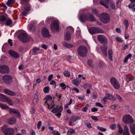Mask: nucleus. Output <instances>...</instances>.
Instances as JSON below:
<instances>
[{"mask_svg": "<svg viewBox=\"0 0 135 135\" xmlns=\"http://www.w3.org/2000/svg\"><path fill=\"white\" fill-rule=\"evenodd\" d=\"M31 6L29 5L26 6L23 8L22 9L21 16H26L29 11L31 10Z\"/></svg>", "mask_w": 135, "mask_h": 135, "instance_id": "13", "label": "nucleus"}, {"mask_svg": "<svg viewBox=\"0 0 135 135\" xmlns=\"http://www.w3.org/2000/svg\"><path fill=\"white\" fill-rule=\"evenodd\" d=\"M118 131L119 132L120 134H122L123 132V129L121 128L120 125H119L118 126Z\"/></svg>", "mask_w": 135, "mask_h": 135, "instance_id": "46", "label": "nucleus"}, {"mask_svg": "<svg viewBox=\"0 0 135 135\" xmlns=\"http://www.w3.org/2000/svg\"><path fill=\"white\" fill-rule=\"evenodd\" d=\"M117 107V105H113L111 106L110 108L111 109L114 110Z\"/></svg>", "mask_w": 135, "mask_h": 135, "instance_id": "63", "label": "nucleus"}, {"mask_svg": "<svg viewBox=\"0 0 135 135\" xmlns=\"http://www.w3.org/2000/svg\"><path fill=\"white\" fill-rule=\"evenodd\" d=\"M63 74L66 77H69L70 76V73L68 71H65L64 72Z\"/></svg>", "mask_w": 135, "mask_h": 135, "instance_id": "37", "label": "nucleus"}, {"mask_svg": "<svg viewBox=\"0 0 135 135\" xmlns=\"http://www.w3.org/2000/svg\"><path fill=\"white\" fill-rule=\"evenodd\" d=\"M0 107L3 109H6L8 108V106L2 103H0Z\"/></svg>", "mask_w": 135, "mask_h": 135, "instance_id": "35", "label": "nucleus"}, {"mask_svg": "<svg viewBox=\"0 0 135 135\" xmlns=\"http://www.w3.org/2000/svg\"><path fill=\"white\" fill-rule=\"evenodd\" d=\"M63 45L67 47V48H71L73 47V45L71 44H68L65 42H64L62 43Z\"/></svg>", "mask_w": 135, "mask_h": 135, "instance_id": "28", "label": "nucleus"}, {"mask_svg": "<svg viewBox=\"0 0 135 135\" xmlns=\"http://www.w3.org/2000/svg\"><path fill=\"white\" fill-rule=\"evenodd\" d=\"M84 88H88L89 89H91V86L90 84L86 83L84 84Z\"/></svg>", "mask_w": 135, "mask_h": 135, "instance_id": "44", "label": "nucleus"}, {"mask_svg": "<svg viewBox=\"0 0 135 135\" xmlns=\"http://www.w3.org/2000/svg\"><path fill=\"white\" fill-rule=\"evenodd\" d=\"M52 112L55 114V115L57 117H59V108L58 106L57 107V108H54Z\"/></svg>", "mask_w": 135, "mask_h": 135, "instance_id": "23", "label": "nucleus"}, {"mask_svg": "<svg viewBox=\"0 0 135 135\" xmlns=\"http://www.w3.org/2000/svg\"><path fill=\"white\" fill-rule=\"evenodd\" d=\"M79 19L82 22H84L85 21L90 22L95 21V18L94 16L89 12L85 15L81 16Z\"/></svg>", "mask_w": 135, "mask_h": 135, "instance_id": "1", "label": "nucleus"}, {"mask_svg": "<svg viewBox=\"0 0 135 135\" xmlns=\"http://www.w3.org/2000/svg\"><path fill=\"white\" fill-rule=\"evenodd\" d=\"M109 2V0H101L100 1V3L102 6L105 7L106 8H108L109 6L108 5Z\"/></svg>", "mask_w": 135, "mask_h": 135, "instance_id": "16", "label": "nucleus"}, {"mask_svg": "<svg viewBox=\"0 0 135 135\" xmlns=\"http://www.w3.org/2000/svg\"><path fill=\"white\" fill-rule=\"evenodd\" d=\"M9 112L10 113H14L17 114L19 117H21V114L20 112L18 110L16 109H13L12 108H10L9 109Z\"/></svg>", "mask_w": 135, "mask_h": 135, "instance_id": "15", "label": "nucleus"}, {"mask_svg": "<svg viewBox=\"0 0 135 135\" xmlns=\"http://www.w3.org/2000/svg\"><path fill=\"white\" fill-rule=\"evenodd\" d=\"M3 90L4 91L5 93L11 96H15L16 95V93L15 92L10 91L9 90L7 89H4Z\"/></svg>", "mask_w": 135, "mask_h": 135, "instance_id": "21", "label": "nucleus"}, {"mask_svg": "<svg viewBox=\"0 0 135 135\" xmlns=\"http://www.w3.org/2000/svg\"><path fill=\"white\" fill-rule=\"evenodd\" d=\"M93 63V61L91 60H88V64L90 67L94 68Z\"/></svg>", "mask_w": 135, "mask_h": 135, "instance_id": "29", "label": "nucleus"}, {"mask_svg": "<svg viewBox=\"0 0 135 135\" xmlns=\"http://www.w3.org/2000/svg\"><path fill=\"white\" fill-rule=\"evenodd\" d=\"M89 31L90 33L92 35L98 33H103L104 32V31L102 28L95 27L91 28L89 30Z\"/></svg>", "mask_w": 135, "mask_h": 135, "instance_id": "5", "label": "nucleus"}, {"mask_svg": "<svg viewBox=\"0 0 135 135\" xmlns=\"http://www.w3.org/2000/svg\"><path fill=\"white\" fill-rule=\"evenodd\" d=\"M6 20L5 17L4 16H0V20L2 22H3Z\"/></svg>", "mask_w": 135, "mask_h": 135, "instance_id": "51", "label": "nucleus"}, {"mask_svg": "<svg viewBox=\"0 0 135 135\" xmlns=\"http://www.w3.org/2000/svg\"><path fill=\"white\" fill-rule=\"evenodd\" d=\"M66 30H67L66 32L69 31V32L70 33V32H74V29L71 26H69L67 27Z\"/></svg>", "mask_w": 135, "mask_h": 135, "instance_id": "32", "label": "nucleus"}, {"mask_svg": "<svg viewBox=\"0 0 135 135\" xmlns=\"http://www.w3.org/2000/svg\"><path fill=\"white\" fill-rule=\"evenodd\" d=\"M88 50L86 47L83 45L79 47L78 49V52L79 56L82 57L86 56Z\"/></svg>", "mask_w": 135, "mask_h": 135, "instance_id": "2", "label": "nucleus"}, {"mask_svg": "<svg viewBox=\"0 0 135 135\" xmlns=\"http://www.w3.org/2000/svg\"><path fill=\"white\" fill-rule=\"evenodd\" d=\"M92 13L94 15H97L98 14V12L96 9L94 8L92 9L91 11Z\"/></svg>", "mask_w": 135, "mask_h": 135, "instance_id": "42", "label": "nucleus"}, {"mask_svg": "<svg viewBox=\"0 0 135 135\" xmlns=\"http://www.w3.org/2000/svg\"><path fill=\"white\" fill-rule=\"evenodd\" d=\"M117 98L119 101H121L122 100V99L120 97V96L118 95H116Z\"/></svg>", "mask_w": 135, "mask_h": 135, "instance_id": "64", "label": "nucleus"}, {"mask_svg": "<svg viewBox=\"0 0 135 135\" xmlns=\"http://www.w3.org/2000/svg\"><path fill=\"white\" fill-rule=\"evenodd\" d=\"M89 106L88 104H87L82 109V110L84 112H85L87 110Z\"/></svg>", "mask_w": 135, "mask_h": 135, "instance_id": "48", "label": "nucleus"}, {"mask_svg": "<svg viewBox=\"0 0 135 135\" xmlns=\"http://www.w3.org/2000/svg\"><path fill=\"white\" fill-rule=\"evenodd\" d=\"M34 26L32 24H30L29 25V30L30 31L32 30L34 27Z\"/></svg>", "mask_w": 135, "mask_h": 135, "instance_id": "62", "label": "nucleus"}, {"mask_svg": "<svg viewBox=\"0 0 135 135\" xmlns=\"http://www.w3.org/2000/svg\"><path fill=\"white\" fill-rule=\"evenodd\" d=\"M18 38L20 41L24 43L28 42L29 40V38L26 35L23 33L19 35Z\"/></svg>", "mask_w": 135, "mask_h": 135, "instance_id": "7", "label": "nucleus"}, {"mask_svg": "<svg viewBox=\"0 0 135 135\" xmlns=\"http://www.w3.org/2000/svg\"><path fill=\"white\" fill-rule=\"evenodd\" d=\"M123 23L125 26V28L127 29L129 26V23L128 20H124V21Z\"/></svg>", "mask_w": 135, "mask_h": 135, "instance_id": "31", "label": "nucleus"}, {"mask_svg": "<svg viewBox=\"0 0 135 135\" xmlns=\"http://www.w3.org/2000/svg\"><path fill=\"white\" fill-rule=\"evenodd\" d=\"M71 37L70 33L69 32H66L64 38L65 40L68 41Z\"/></svg>", "mask_w": 135, "mask_h": 135, "instance_id": "24", "label": "nucleus"}, {"mask_svg": "<svg viewBox=\"0 0 135 135\" xmlns=\"http://www.w3.org/2000/svg\"><path fill=\"white\" fill-rule=\"evenodd\" d=\"M113 51L111 49L110 50L108 51V56L110 60L112 61V59Z\"/></svg>", "mask_w": 135, "mask_h": 135, "instance_id": "27", "label": "nucleus"}, {"mask_svg": "<svg viewBox=\"0 0 135 135\" xmlns=\"http://www.w3.org/2000/svg\"><path fill=\"white\" fill-rule=\"evenodd\" d=\"M105 96L107 97L108 99H112L113 100H115V98L110 94L107 93L106 94Z\"/></svg>", "mask_w": 135, "mask_h": 135, "instance_id": "26", "label": "nucleus"}, {"mask_svg": "<svg viewBox=\"0 0 135 135\" xmlns=\"http://www.w3.org/2000/svg\"><path fill=\"white\" fill-rule=\"evenodd\" d=\"M135 6V3H131L128 5V7L130 9L132 8L133 7H134Z\"/></svg>", "mask_w": 135, "mask_h": 135, "instance_id": "45", "label": "nucleus"}, {"mask_svg": "<svg viewBox=\"0 0 135 135\" xmlns=\"http://www.w3.org/2000/svg\"><path fill=\"white\" fill-rule=\"evenodd\" d=\"M8 123L11 125L15 124L16 122V119L14 117H11L8 119Z\"/></svg>", "mask_w": 135, "mask_h": 135, "instance_id": "22", "label": "nucleus"}, {"mask_svg": "<svg viewBox=\"0 0 135 135\" xmlns=\"http://www.w3.org/2000/svg\"><path fill=\"white\" fill-rule=\"evenodd\" d=\"M41 123V122L40 121L38 122V123L37 125V127L38 129H39L40 128Z\"/></svg>", "mask_w": 135, "mask_h": 135, "instance_id": "57", "label": "nucleus"}, {"mask_svg": "<svg viewBox=\"0 0 135 135\" xmlns=\"http://www.w3.org/2000/svg\"><path fill=\"white\" fill-rule=\"evenodd\" d=\"M81 82V80H73V83L76 85H78L79 83Z\"/></svg>", "mask_w": 135, "mask_h": 135, "instance_id": "30", "label": "nucleus"}, {"mask_svg": "<svg viewBox=\"0 0 135 135\" xmlns=\"http://www.w3.org/2000/svg\"><path fill=\"white\" fill-rule=\"evenodd\" d=\"M110 82L115 89H118L120 88V85L115 78H112L110 79Z\"/></svg>", "mask_w": 135, "mask_h": 135, "instance_id": "11", "label": "nucleus"}, {"mask_svg": "<svg viewBox=\"0 0 135 135\" xmlns=\"http://www.w3.org/2000/svg\"><path fill=\"white\" fill-rule=\"evenodd\" d=\"M42 36L46 38H49L51 35L49 34L48 30L45 27L43 28L42 30Z\"/></svg>", "mask_w": 135, "mask_h": 135, "instance_id": "14", "label": "nucleus"}, {"mask_svg": "<svg viewBox=\"0 0 135 135\" xmlns=\"http://www.w3.org/2000/svg\"><path fill=\"white\" fill-rule=\"evenodd\" d=\"M9 52L11 56L15 58L19 57V55L14 51L10 50H9Z\"/></svg>", "mask_w": 135, "mask_h": 135, "instance_id": "17", "label": "nucleus"}, {"mask_svg": "<svg viewBox=\"0 0 135 135\" xmlns=\"http://www.w3.org/2000/svg\"><path fill=\"white\" fill-rule=\"evenodd\" d=\"M53 77V75L51 74L50 75L48 78V79L49 81H50L51 80L52 78Z\"/></svg>", "mask_w": 135, "mask_h": 135, "instance_id": "59", "label": "nucleus"}, {"mask_svg": "<svg viewBox=\"0 0 135 135\" xmlns=\"http://www.w3.org/2000/svg\"><path fill=\"white\" fill-rule=\"evenodd\" d=\"M130 128L131 133L134 135H135V126H134L133 127H131Z\"/></svg>", "mask_w": 135, "mask_h": 135, "instance_id": "34", "label": "nucleus"}, {"mask_svg": "<svg viewBox=\"0 0 135 135\" xmlns=\"http://www.w3.org/2000/svg\"><path fill=\"white\" fill-rule=\"evenodd\" d=\"M52 98L50 95H47L46 97V100H52Z\"/></svg>", "mask_w": 135, "mask_h": 135, "instance_id": "52", "label": "nucleus"}, {"mask_svg": "<svg viewBox=\"0 0 135 135\" xmlns=\"http://www.w3.org/2000/svg\"><path fill=\"white\" fill-rule=\"evenodd\" d=\"M110 7L112 9H114L115 8V6L114 4L113 3H110Z\"/></svg>", "mask_w": 135, "mask_h": 135, "instance_id": "54", "label": "nucleus"}, {"mask_svg": "<svg viewBox=\"0 0 135 135\" xmlns=\"http://www.w3.org/2000/svg\"><path fill=\"white\" fill-rule=\"evenodd\" d=\"M28 0H21V3L22 4H26L27 6L28 5L27 3Z\"/></svg>", "mask_w": 135, "mask_h": 135, "instance_id": "43", "label": "nucleus"}, {"mask_svg": "<svg viewBox=\"0 0 135 135\" xmlns=\"http://www.w3.org/2000/svg\"><path fill=\"white\" fill-rule=\"evenodd\" d=\"M60 85L62 89L64 90H65L66 88V86L63 83H61L60 84Z\"/></svg>", "mask_w": 135, "mask_h": 135, "instance_id": "39", "label": "nucleus"}, {"mask_svg": "<svg viewBox=\"0 0 135 135\" xmlns=\"http://www.w3.org/2000/svg\"><path fill=\"white\" fill-rule=\"evenodd\" d=\"M75 131L73 129H70L68 130L67 132V134L68 135H71L74 133Z\"/></svg>", "mask_w": 135, "mask_h": 135, "instance_id": "33", "label": "nucleus"}, {"mask_svg": "<svg viewBox=\"0 0 135 135\" xmlns=\"http://www.w3.org/2000/svg\"><path fill=\"white\" fill-rule=\"evenodd\" d=\"M49 90V87L48 86H47L45 87L44 89V91L45 93H47Z\"/></svg>", "mask_w": 135, "mask_h": 135, "instance_id": "40", "label": "nucleus"}, {"mask_svg": "<svg viewBox=\"0 0 135 135\" xmlns=\"http://www.w3.org/2000/svg\"><path fill=\"white\" fill-rule=\"evenodd\" d=\"M129 132V130L127 126H124V132Z\"/></svg>", "mask_w": 135, "mask_h": 135, "instance_id": "50", "label": "nucleus"}, {"mask_svg": "<svg viewBox=\"0 0 135 135\" xmlns=\"http://www.w3.org/2000/svg\"><path fill=\"white\" fill-rule=\"evenodd\" d=\"M9 68L8 66L5 65H3L0 66V73L3 74H9Z\"/></svg>", "mask_w": 135, "mask_h": 135, "instance_id": "8", "label": "nucleus"}, {"mask_svg": "<svg viewBox=\"0 0 135 135\" xmlns=\"http://www.w3.org/2000/svg\"><path fill=\"white\" fill-rule=\"evenodd\" d=\"M110 16L107 13H104L100 18V21L103 23H106L110 21Z\"/></svg>", "mask_w": 135, "mask_h": 135, "instance_id": "10", "label": "nucleus"}, {"mask_svg": "<svg viewBox=\"0 0 135 135\" xmlns=\"http://www.w3.org/2000/svg\"><path fill=\"white\" fill-rule=\"evenodd\" d=\"M52 133L54 135H59V133L58 131H54L52 132Z\"/></svg>", "mask_w": 135, "mask_h": 135, "instance_id": "58", "label": "nucleus"}, {"mask_svg": "<svg viewBox=\"0 0 135 135\" xmlns=\"http://www.w3.org/2000/svg\"><path fill=\"white\" fill-rule=\"evenodd\" d=\"M95 105L97 106H99L100 107H103V105L100 103L97 102L95 103Z\"/></svg>", "mask_w": 135, "mask_h": 135, "instance_id": "55", "label": "nucleus"}, {"mask_svg": "<svg viewBox=\"0 0 135 135\" xmlns=\"http://www.w3.org/2000/svg\"><path fill=\"white\" fill-rule=\"evenodd\" d=\"M0 99L2 102H6L9 100V98L5 95L0 93Z\"/></svg>", "mask_w": 135, "mask_h": 135, "instance_id": "18", "label": "nucleus"}, {"mask_svg": "<svg viewBox=\"0 0 135 135\" xmlns=\"http://www.w3.org/2000/svg\"><path fill=\"white\" fill-rule=\"evenodd\" d=\"M98 109L96 108H93L91 109V111L92 112H94L98 111Z\"/></svg>", "mask_w": 135, "mask_h": 135, "instance_id": "61", "label": "nucleus"}, {"mask_svg": "<svg viewBox=\"0 0 135 135\" xmlns=\"http://www.w3.org/2000/svg\"><path fill=\"white\" fill-rule=\"evenodd\" d=\"M14 2V0H8L6 4L8 6L11 7L12 4Z\"/></svg>", "mask_w": 135, "mask_h": 135, "instance_id": "36", "label": "nucleus"}, {"mask_svg": "<svg viewBox=\"0 0 135 135\" xmlns=\"http://www.w3.org/2000/svg\"><path fill=\"white\" fill-rule=\"evenodd\" d=\"M97 39L101 43L107 45L108 40L106 37L104 35H98L97 36Z\"/></svg>", "mask_w": 135, "mask_h": 135, "instance_id": "12", "label": "nucleus"}, {"mask_svg": "<svg viewBox=\"0 0 135 135\" xmlns=\"http://www.w3.org/2000/svg\"><path fill=\"white\" fill-rule=\"evenodd\" d=\"M107 48V45L101 46L100 47V49L103 54L104 56H107V54L106 51Z\"/></svg>", "mask_w": 135, "mask_h": 135, "instance_id": "20", "label": "nucleus"}, {"mask_svg": "<svg viewBox=\"0 0 135 135\" xmlns=\"http://www.w3.org/2000/svg\"><path fill=\"white\" fill-rule=\"evenodd\" d=\"M97 127L99 129L102 131L104 132L106 130V129L105 128H104L102 127L99 126H97Z\"/></svg>", "mask_w": 135, "mask_h": 135, "instance_id": "47", "label": "nucleus"}, {"mask_svg": "<svg viewBox=\"0 0 135 135\" xmlns=\"http://www.w3.org/2000/svg\"><path fill=\"white\" fill-rule=\"evenodd\" d=\"M6 125H4L2 128V130L5 135H13L14 130L13 129L7 128Z\"/></svg>", "mask_w": 135, "mask_h": 135, "instance_id": "4", "label": "nucleus"}, {"mask_svg": "<svg viewBox=\"0 0 135 135\" xmlns=\"http://www.w3.org/2000/svg\"><path fill=\"white\" fill-rule=\"evenodd\" d=\"M116 40L117 41L120 42H121L122 41V39L120 37H118L116 38Z\"/></svg>", "mask_w": 135, "mask_h": 135, "instance_id": "60", "label": "nucleus"}, {"mask_svg": "<svg viewBox=\"0 0 135 135\" xmlns=\"http://www.w3.org/2000/svg\"><path fill=\"white\" fill-rule=\"evenodd\" d=\"M54 20V19L51 17H49L47 19V21L48 22H50L51 21H52Z\"/></svg>", "mask_w": 135, "mask_h": 135, "instance_id": "53", "label": "nucleus"}, {"mask_svg": "<svg viewBox=\"0 0 135 135\" xmlns=\"http://www.w3.org/2000/svg\"><path fill=\"white\" fill-rule=\"evenodd\" d=\"M32 51L33 55H36L39 53V49L36 47H34L32 49Z\"/></svg>", "mask_w": 135, "mask_h": 135, "instance_id": "25", "label": "nucleus"}, {"mask_svg": "<svg viewBox=\"0 0 135 135\" xmlns=\"http://www.w3.org/2000/svg\"><path fill=\"white\" fill-rule=\"evenodd\" d=\"M93 98L95 99L97 98L98 97L97 94L96 92H93Z\"/></svg>", "mask_w": 135, "mask_h": 135, "instance_id": "49", "label": "nucleus"}, {"mask_svg": "<svg viewBox=\"0 0 135 135\" xmlns=\"http://www.w3.org/2000/svg\"><path fill=\"white\" fill-rule=\"evenodd\" d=\"M3 82L6 84H9L12 82V77L9 75H5L2 77Z\"/></svg>", "mask_w": 135, "mask_h": 135, "instance_id": "9", "label": "nucleus"}, {"mask_svg": "<svg viewBox=\"0 0 135 135\" xmlns=\"http://www.w3.org/2000/svg\"><path fill=\"white\" fill-rule=\"evenodd\" d=\"M80 119V117H72L71 118V120L74 122H75L77 120H79Z\"/></svg>", "mask_w": 135, "mask_h": 135, "instance_id": "41", "label": "nucleus"}, {"mask_svg": "<svg viewBox=\"0 0 135 135\" xmlns=\"http://www.w3.org/2000/svg\"><path fill=\"white\" fill-rule=\"evenodd\" d=\"M12 23V21L10 19H7L6 22V25H7L9 26Z\"/></svg>", "mask_w": 135, "mask_h": 135, "instance_id": "38", "label": "nucleus"}, {"mask_svg": "<svg viewBox=\"0 0 135 135\" xmlns=\"http://www.w3.org/2000/svg\"><path fill=\"white\" fill-rule=\"evenodd\" d=\"M53 100H47L45 102V105L47 104L48 105V108H52L53 107H54V104H53L52 103H54Z\"/></svg>", "mask_w": 135, "mask_h": 135, "instance_id": "19", "label": "nucleus"}, {"mask_svg": "<svg viewBox=\"0 0 135 135\" xmlns=\"http://www.w3.org/2000/svg\"><path fill=\"white\" fill-rule=\"evenodd\" d=\"M85 124L87 127L89 128H91V124L89 122H87V123L86 122L85 123Z\"/></svg>", "mask_w": 135, "mask_h": 135, "instance_id": "56", "label": "nucleus"}, {"mask_svg": "<svg viewBox=\"0 0 135 135\" xmlns=\"http://www.w3.org/2000/svg\"><path fill=\"white\" fill-rule=\"evenodd\" d=\"M123 120L126 124L132 123L134 122L133 118L129 115H125L123 117Z\"/></svg>", "mask_w": 135, "mask_h": 135, "instance_id": "6", "label": "nucleus"}, {"mask_svg": "<svg viewBox=\"0 0 135 135\" xmlns=\"http://www.w3.org/2000/svg\"><path fill=\"white\" fill-rule=\"evenodd\" d=\"M50 28L53 33L58 32L59 28L58 21L55 20L52 21L51 24Z\"/></svg>", "mask_w": 135, "mask_h": 135, "instance_id": "3", "label": "nucleus"}]
</instances>
